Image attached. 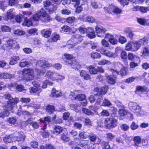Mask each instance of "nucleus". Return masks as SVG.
<instances>
[{"label": "nucleus", "instance_id": "8", "mask_svg": "<svg viewBox=\"0 0 149 149\" xmlns=\"http://www.w3.org/2000/svg\"><path fill=\"white\" fill-rule=\"evenodd\" d=\"M83 40V37L79 34L73 35L70 40L68 42V44L72 47L78 44L81 43Z\"/></svg>", "mask_w": 149, "mask_h": 149}, {"label": "nucleus", "instance_id": "37", "mask_svg": "<svg viewBox=\"0 0 149 149\" xmlns=\"http://www.w3.org/2000/svg\"><path fill=\"white\" fill-rule=\"evenodd\" d=\"M19 59V58L18 56H14L10 58V64L13 65L17 63V61Z\"/></svg>", "mask_w": 149, "mask_h": 149}, {"label": "nucleus", "instance_id": "47", "mask_svg": "<svg viewBox=\"0 0 149 149\" xmlns=\"http://www.w3.org/2000/svg\"><path fill=\"white\" fill-rule=\"evenodd\" d=\"M140 62V61L139 62L132 61L130 62V66L131 68H134L136 67L137 66Z\"/></svg>", "mask_w": 149, "mask_h": 149}, {"label": "nucleus", "instance_id": "29", "mask_svg": "<svg viewBox=\"0 0 149 149\" xmlns=\"http://www.w3.org/2000/svg\"><path fill=\"white\" fill-rule=\"evenodd\" d=\"M142 56L147 57L149 56V45L143 47L142 51Z\"/></svg>", "mask_w": 149, "mask_h": 149}, {"label": "nucleus", "instance_id": "4", "mask_svg": "<svg viewBox=\"0 0 149 149\" xmlns=\"http://www.w3.org/2000/svg\"><path fill=\"white\" fill-rule=\"evenodd\" d=\"M149 40V39L146 37H144L143 39L138 41L131 42L132 44L133 52L137 51L140 49L142 45H146Z\"/></svg>", "mask_w": 149, "mask_h": 149}, {"label": "nucleus", "instance_id": "41", "mask_svg": "<svg viewBox=\"0 0 149 149\" xmlns=\"http://www.w3.org/2000/svg\"><path fill=\"white\" fill-rule=\"evenodd\" d=\"M60 36L59 34L56 33H52L51 36L52 41V42H56L59 39Z\"/></svg>", "mask_w": 149, "mask_h": 149}, {"label": "nucleus", "instance_id": "5", "mask_svg": "<svg viewBox=\"0 0 149 149\" xmlns=\"http://www.w3.org/2000/svg\"><path fill=\"white\" fill-rule=\"evenodd\" d=\"M104 126L107 129L115 127L118 124L117 118L114 117L106 118L104 122Z\"/></svg>", "mask_w": 149, "mask_h": 149}, {"label": "nucleus", "instance_id": "14", "mask_svg": "<svg viewBox=\"0 0 149 149\" xmlns=\"http://www.w3.org/2000/svg\"><path fill=\"white\" fill-rule=\"evenodd\" d=\"M15 77V75L14 74L4 72L0 73V79H10L14 78Z\"/></svg>", "mask_w": 149, "mask_h": 149}, {"label": "nucleus", "instance_id": "53", "mask_svg": "<svg viewBox=\"0 0 149 149\" xmlns=\"http://www.w3.org/2000/svg\"><path fill=\"white\" fill-rule=\"evenodd\" d=\"M17 84L15 83H10L7 86L8 88L11 91H14L16 89Z\"/></svg>", "mask_w": 149, "mask_h": 149}, {"label": "nucleus", "instance_id": "46", "mask_svg": "<svg viewBox=\"0 0 149 149\" xmlns=\"http://www.w3.org/2000/svg\"><path fill=\"white\" fill-rule=\"evenodd\" d=\"M141 139L139 136H137L134 137L133 140L135 145L138 146L141 142Z\"/></svg>", "mask_w": 149, "mask_h": 149}, {"label": "nucleus", "instance_id": "23", "mask_svg": "<svg viewBox=\"0 0 149 149\" xmlns=\"http://www.w3.org/2000/svg\"><path fill=\"white\" fill-rule=\"evenodd\" d=\"M52 32L50 29H45L41 31V33L44 37L48 38L50 36Z\"/></svg>", "mask_w": 149, "mask_h": 149}, {"label": "nucleus", "instance_id": "38", "mask_svg": "<svg viewBox=\"0 0 149 149\" xmlns=\"http://www.w3.org/2000/svg\"><path fill=\"white\" fill-rule=\"evenodd\" d=\"M6 121L11 124L15 125L17 123V119L14 117L8 118L6 120Z\"/></svg>", "mask_w": 149, "mask_h": 149}, {"label": "nucleus", "instance_id": "19", "mask_svg": "<svg viewBox=\"0 0 149 149\" xmlns=\"http://www.w3.org/2000/svg\"><path fill=\"white\" fill-rule=\"evenodd\" d=\"M66 63L67 64H71V67L72 68L75 69H79L81 67V65L76 61L74 60L72 61V60H68L66 61Z\"/></svg>", "mask_w": 149, "mask_h": 149}, {"label": "nucleus", "instance_id": "36", "mask_svg": "<svg viewBox=\"0 0 149 149\" xmlns=\"http://www.w3.org/2000/svg\"><path fill=\"white\" fill-rule=\"evenodd\" d=\"M87 69L89 70V72L91 74H95L97 72V69L92 65L89 66L88 67Z\"/></svg>", "mask_w": 149, "mask_h": 149}, {"label": "nucleus", "instance_id": "56", "mask_svg": "<svg viewBox=\"0 0 149 149\" xmlns=\"http://www.w3.org/2000/svg\"><path fill=\"white\" fill-rule=\"evenodd\" d=\"M111 62L107 60L103 59L99 61L98 63L99 65H104L105 64H110L111 63Z\"/></svg>", "mask_w": 149, "mask_h": 149}, {"label": "nucleus", "instance_id": "12", "mask_svg": "<svg viewBox=\"0 0 149 149\" xmlns=\"http://www.w3.org/2000/svg\"><path fill=\"white\" fill-rule=\"evenodd\" d=\"M95 29L97 36L100 37H103L104 36V33L107 31L105 29L99 25L95 27Z\"/></svg>", "mask_w": 149, "mask_h": 149}, {"label": "nucleus", "instance_id": "33", "mask_svg": "<svg viewBox=\"0 0 149 149\" xmlns=\"http://www.w3.org/2000/svg\"><path fill=\"white\" fill-rule=\"evenodd\" d=\"M51 120V118L50 117L47 116L44 118H41L40 119V121L41 123L45 122V125L43 128V129L45 130L46 128L47 125L46 123H49L50 121Z\"/></svg>", "mask_w": 149, "mask_h": 149}, {"label": "nucleus", "instance_id": "59", "mask_svg": "<svg viewBox=\"0 0 149 149\" xmlns=\"http://www.w3.org/2000/svg\"><path fill=\"white\" fill-rule=\"evenodd\" d=\"M106 135L108 141H112L115 137V136L110 133H107Z\"/></svg>", "mask_w": 149, "mask_h": 149}, {"label": "nucleus", "instance_id": "3", "mask_svg": "<svg viewBox=\"0 0 149 149\" xmlns=\"http://www.w3.org/2000/svg\"><path fill=\"white\" fill-rule=\"evenodd\" d=\"M23 76L22 79L29 80L33 79L36 77V72L32 68L25 69L22 72Z\"/></svg>", "mask_w": 149, "mask_h": 149}, {"label": "nucleus", "instance_id": "15", "mask_svg": "<svg viewBox=\"0 0 149 149\" xmlns=\"http://www.w3.org/2000/svg\"><path fill=\"white\" fill-rule=\"evenodd\" d=\"M96 104L100 105L103 106H111L112 104L108 100L104 99V100L101 99H97Z\"/></svg>", "mask_w": 149, "mask_h": 149}, {"label": "nucleus", "instance_id": "9", "mask_svg": "<svg viewBox=\"0 0 149 149\" xmlns=\"http://www.w3.org/2000/svg\"><path fill=\"white\" fill-rule=\"evenodd\" d=\"M106 12L111 13L112 12L115 14H119L122 12V10L113 3L109 5L108 7L104 8Z\"/></svg>", "mask_w": 149, "mask_h": 149}, {"label": "nucleus", "instance_id": "13", "mask_svg": "<svg viewBox=\"0 0 149 149\" xmlns=\"http://www.w3.org/2000/svg\"><path fill=\"white\" fill-rule=\"evenodd\" d=\"M7 44L9 47L10 49L17 50L19 48V44L15 40L10 39L7 41Z\"/></svg>", "mask_w": 149, "mask_h": 149}, {"label": "nucleus", "instance_id": "44", "mask_svg": "<svg viewBox=\"0 0 149 149\" xmlns=\"http://www.w3.org/2000/svg\"><path fill=\"white\" fill-rule=\"evenodd\" d=\"M125 139L120 136H118L115 138V142L117 144L123 145Z\"/></svg>", "mask_w": 149, "mask_h": 149}, {"label": "nucleus", "instance_id": "7", "mask_svg": "<svg viewBox=\"0 0 149 149\" xmlns=\"http://www.w3.org/2000/svg\"><path fill=\"white\" fill-rule=\"evenodd\" d=\"M40 18V20L43 22H48L52 20L49 14L44 8H42L38 12Z\"/></svg>", "mask_w": 149, "mask_h": 149}, {"label": "nucleus", "instance_id": "55", "mask_svg": "<svg viewBox=\"0 0 149 149\" xmlns=\"http://www.w3.org/2000/svg\"><path fill=\"white\" fill-rule=\"evenodd\" d=\"M35 71L36 72V75H42L45 72V70H40L37 69H35Z\"/></svg>", "mask_w": 149, "mask_h": 149}, {"label": "nucleus", "instance_id": "1", "mask_svg": "<svg viewBox=\"0 0 149 149\" xmlns=\"http://www.w3.org/2000/svg\"><path fill=\"white\" fill-rule=\"evenodd\" d=\"M3 97L8 101L5 105L6 109H4L3 111L0 112V117L2 118L8 116L9 114L10 111L13 112L12 110L13 109L14 106L15 105L19 100L17 97L13 98L9 93L5 94Z\"/></svg>", "mask_w": 149, "mask_h": 149}, {"label": "nucleus", "instance_id": "25", "mask_svg": "<svg viewBox=\"0 0 149 149\" xmlns=\"http://www.w3.org/2000/svg\"><path fill=\"white\" fill-rule=\"evenodd\" d=\"M101 53L109 57H114L113 53L107 50H102L100 51Z\"/></svg>", "mask_w": 149, "mask_h": 149}, {"label": "nucleus", "instance_id": "21", "mask_svg": "<svg viewBox=\"0 0 149 149\" xmlns=\"http://www.w3.org/2000/svg\"><path fill=\"white\" fill-rule=\"evenodd\" d=\"M88 137L91 141L95 144H99L100 143V139L95 135L89 136Z\"/></svg>", "mask_w": 149, "mask_h": 149}, {"label": "nucleus", "instance_id": "28", "mask_svg": "<svg viewBox=\"0 0 149 149\" xmlns=\"http://www.w3.org/2000/svg\"><path fill=\"white\" fill-rule=\"evenodd\" d=\"M19 137V138L17 136H14V135H13V137H12L13 142L16 141H23L25 138V136L23 132L21 133Z\"/></svg>", "mask_w": 149, "mask_h": 149}, {"label": "nucleus", "instance_id": "6", "mask_svg": "<svg viewBox=\"0 0 149 149\" xmlns=\"http://www.w3.org/2000/svg\"><path fill=\"white\" fill-rule=\"evenodd\" d=\"M41 82L38 80L34 81L32 82V84L34 86L33 87L29 88V92L32 94L35 93L38 95L41 92L42 89L40 84Z\"/></svg>", "mask_w": 149, "mask_h": 149}, {"label": "nucleus", "instance_id": "54", "mask_svg": "<svg viewBox=\"0 0 149 149\" xmlns=\"http://www.w3.org/2000/svg\"><path fill=\"white\" fill-rule=\"evenodd\" d=\"M54 107L52 105H49L48 106L47 108L46 111L49 113H51L54 111Z\"/></svg>", "mask_w": 149, "mask_h": 149}, {"label": "nucleus", "instance_id": "22", "mask_svg": "<svg viewBox=\"0 0 149 149\" xmlns=\"http://www.w3.org/2000/svg\"><path fill=\"white\" fill-rule=\"evenodd\" d=\"M39 65L43 68H48L50 67L52 65L51 64L49 63L45 60L43 59L38 62Z\"/></svg>", "mask_w": 149, "mask_h": 149}, {"label": "nucleus", "instance_id": "27", "mask_svg": "<svg viewBox=\"0 0 149 149\" xmlns=\"http://www.w3.org/2000/svg\"><path fill=\"white\" fill-rule=\"evenodd\" d=\"M124 32L127 34V36L131 39H132L134 34L131 29L129 28H126L124 30Z\"/></svg>", "mask_w": 149, "mask_h": 149}, {"label": "nucleus", "instance_id": "64", "mask_svg": "<svg viewBox=\"0 0 149 149\" xmlns=\"http://www.w3.org/2000/svg\"><path fill=\"white\" fill-rule=\"evenodd\" d=\"M122 49L120 47H117L115 49V51L114 53H113L114 55V57H116L118 54L121 53Z\"/></svg>", "mask_w": 149, "mask_h": 149}, {"label": "nucleus", "instance_id": "49", "mask_svg": "<svg viewBox=\"0 0 149 149\" xmlns=\"http://www.w3.org/2000/svg\"><path fill=\"white\" fill-rule=\"evenodd\" d=\"M79 136L80 138L83 139H86L89 136L87 133L82 132H79Z\"/></svg>", "mask_w": 149, "mask_h": 149}, {"label": "nucleus", "instance_id": "31", "mask_svg": "<svg viewBox=\"0 0 149 149\" xmlns=\"http://www.w3.org/2000/svg\"><path fill=\"white\" fill-rule=\"evenodd\" d=\"M33 120V118H29L26 121V123L28 124H31L32 126L34 129H37L38 128L39 125L36 122H33L31 123V122Z\"/></svg>", "mask_w": 149, "mask_h": 149}, {"label": "nucleus", "instance_id": "58", "mask_svg": "<svg viewBox=\"0 0 149 149\" xmlns=\"http://www.w3.org/2000/svg\"><path fill=\"white\" fill-rule=\"evenodd\" d=\"M101 145L102 149H109L110 147L108 143L106 141L102 142Z\"/></svg>", "mask_w": 149, "mask_h": 149}, {"label": "nucleus", "instance_id": "20", "mask_svg": "<svg viewBox=\"0 0 149 149\" xmlns=\"http://www.w3.org/2000/svg\"><path fill=\"white\" fill-rule=\"evenodd\" d=\"M127 58L129 60L133 61L139 62L140 59L139 57L133 54L132 53H129L127 55Z\"/></svg>", "mask_w": 149, "mask_h": 149}, {"label": "nucleus", "instance_id": "57", "mask_svg": "<svg viewBox=\"0 0 149 149\" xmlns=\"http://www.w3.org/2000/svg\"><path fill=\"white\" fill-rule=\"evenodd\" d=\"M8 5V3L7 1H3L0 2V8L2 10L5 9V7H6Z\"/></svg>", "mask_w": 149, "mask_h": 149}, {"label": "nucleus", "instance_id": "50", "mask_svg": "<svg viewBox=\"0 0 149 149\" xmlns=\"http://www.w3.org/2000/svg\"><path fill=\"white\" fill-rule=\"evenodd\" d=\"M125 49L128 51H131L133 52V47L131 42L127 44L125 46Z\"/></svg>", "mask_w": 149, "mask_h": 149}, {"label": "nucleus", "instance_id": "11", "mask_svg": "<svg viewBox=\"0 0 149 149\" xmlns=\"http://www.w3.org/2000/svg\"><path fill=\"white\" fill-rule=\"evenodd\" d=\"M79 93V91H75L71 92V95L76 100L83 101L86 99V96L83 94H78Z\"/></svg>", "mask_w": 149, "mask_h": 149}, {"label": "nucleus", "instance_id": "26", "mask_svg": "<svg viewBox=\"0 0 149 149\" xmlns=\"http://www.w3.org/2000/svg\"><path fill=\"white\" fill-rule=\"evenodd\" d=\"M62 95L61 91L58 90H56L54 88L52 90V92L51 96L54 97H58L61 96Z\"/></svg>", "mask_w": 149, "mask_h": 149}, {"label": "nucleus", "instance_id": "42", "mask_svg": "<svg viewBox=\"0 0 149 149\" xmlns=\"http://www.w3.org/2000/svg\"><path fill=\"white\" fill-rule=\"evenodd\" d=\"M14 17V14L13 11L11 10H10L6 13V17L5 19L8 20V19L13 18Z\"/></svg>", "mask_w": 149, "mask_h": 149}, {"label": "nucleus", "instance_id": "45", "mask_svg": "<svg viewBox=\"0 0 149 149\" xmlns=\"http://www.w3.org/2000/svg\"><path fill=\"white\" fill-rule=\"evenodd\" d=\"M31 18L30 19H28L26 17L25 19V20L24 23H23V25H26L28 26H29L32 25V22L31 20Z\"/></svg>", "mask_w": 149, "mask_h": 149}, {"label": "nucleus", "instance_id": "52", "mask_svg": "<svg viewBox=\"0 0 149 149\" xmlns=\"http://www.w3.org/2000/svg\"><path fill=\"white\" fill-rule=\"evenodd\" d=\"M40 149H54V147L50 144H46L45 146L42 145L40 146Z\"/></svg>", "mask_w": 149, "mask_h": 149}, {"label": "nucleus", "instance_id": "62", "mask_svg": "<svg viewBox=\"0 0 149 149\" xmlns=\"http://www.w3.org/2000/svg\"><path fill=\"white\" fill-rule=\"evenodd\" d=\"M16 89L19 91L20 92H25V89L24 86L21 85H18L17 84V86L16 87Z\"/></svg>", "mask_w": 149, "mask_h": 149}, {"label": "nucleus", "instance_id": "16", "mask_svg": "<svg viewBox=\"0 0 149 149\" xmlns=\"http://www.w3.org/2000/svg\"><path fill=\"white\" fill-rule=\"evenodd\" d=\"M104 38L109 39V42L112 45H115L117 43V40L116 38L110 34H107L105 36Z\"/></svg>", "mask_w": 149, "mask_h": 149}, {"label": "nucleus", "instance_id": "60", "mask_svg": "<svg viewBox=\"0 0 149 149\" xmlns=\"http://www.w3.org/2000/svg\"><path fill=\"white\" fill-rule=\"evenodd\" d=\"M53 83L52 82L49 81L48 80H46L43 82L42 88H45L47 87V85H52Z\"/></svg>", "mask_w": 149, "mask_h": 149}, {"label": "nucleus", "instance_id": "34", "mask_svg": "<svg viewBox=\"0 0 149 149\" xmlns=\"http://www.w3.org/2000/svg\"><path fill=\"white\" fill-rule=\"evenodd\" d=\"M113 77L112 75L108 76L107 78L108 80V82L111 84H114L116 83L115 79L116 77L114 75Z\"/></svg>", "mask_w": 149, "mask_h": 149}, {"label": "nucleus", "instance_id": "40", "mask_svg": "<svg viewBox=\"0 0 149 149\" xmlns=\"http://www.w3.org/2000/svg\"><path fill=\"white\" fill-rule=\"evenodd\" d=\"M13 135H6L3 139V141L5 143H10L13 142L12 137Z\"/></svg>", "mask_w": 149, "mask_h": 149}, {"label": "nucleus", "instance_id": "18", "mask_svg": "<svg viewBox=\"0 0 149 149\" xmlns=\"http://www.w3.org/2000/svg\"><path fill=\"white\" fill-rule=\"evenodd\" d=\"M36 62V60L34 58H32L27 59V61H23L19 63V65L21 67H25L27 65H29L30 64H33Z\"/></svg>", "mask_w": 149, "mask_h": 149}, {"label": "nucleus", "instance_id": "63", "mask_svg": "<svg viewBox=\"0 0 149 149\" xmlns=\"http://www.w3.org/2000/svg\"><path fill=\"white\" fill-rule=\"evenodd\" d=\"M91 57L93 58H99L101 57V55L97 52H93L91 54Z\"/></svg>", "mask_w": 149, "mask_h": 149}, {"label": "nucleus", "instance_id": "51", "mask_svg": "<svg viewBox=\"0 0 149 149\" xmlns=\"http://www.w3.org/2000/svg\"><path fill=\"white\" fill-rule=\"evenodd\" d=\"M82 111L84 113L88 115H92L94 114L93 112L88 109L83 108L82 109Z\"/></svg>", "mask_w": 149, "mask_h": 149}, {"label": "nucleus", "instance_id": "32", "mask_svg": "<svg viewBox=\"0 0 149 149\" xmlns=\"http://www.w3.org/2000/svg\"><path fill=\"white\" fill-rule=\"evenodd\" d=\"M70 113L69 112H65L63 115V119L65 120H67L69 121H70L73 119L72 116H70Z\"/></svg>", "mask_w": 149, "mask_h": 149}, {"label": "nucleus", "instance_id": "35", "mask_svg": "<svg viewBox=\"0 0 149 149\" xmlns=\"http://www.w3.org/2000/svg\"><path fill=\"white\" fill-rule=\"evenodd\" d=\"M54 133L58 134L61 133L63 130V128L59 126H55L54 127Z\"/></svg>", "mask_w": 149, "mask_h": 149}, {"label": "nucleus", "instance_id": "30", "mask_svg": "<svg viewBox=\"0 0 149 149\" xmlns=\"http://www.w3.org/2000/svg\"><path fill=\"white\" fill-rule=\"evenodd\" d=\"M118 66L121 68V70L120 71V73L121 75V76L125 75L127 72V68L125 67H123L122 65L120 63L118 64Z\"/></svg>", "mask_w": 149, "mask_h": 149}, {"label": "nucleus", "instance_id": "48", "mask_svg": "<svg viewBox=\"0 0 149 149\" xmlns=\"http://www.w3.org/2000/svg\"><path fill=\"white\" fill-rule=\"evenodd\" d=\"M136 90L137 91H141V92H146L147 91V88L145 86H138L136 87Z\"/></svg>", "mask_w": 149, "mask_h": 149}, {"label": "nucleus", "instance_id": "39", "mask_svg": "<svg viewBox=\"0 0 149 149\" xmlns=\"http://www.w3.org/2000/svg\"><path fill=\"white\" fill-rule=\"evenodd\" d=\"M89 141L80 140L79 142L77 143V144L81 147H85L86 148L88 143H89Z\"/></svg>", "mask_w": 149, "mask_h": 149}, {"label": "nucleus", "instance_id": "2", "mask_svg": "<svg viewBox=\"0 0 149 149\" xmlns=\"http://www.w3.org/2000/svg\"><path fill=\"white\" fill-rule=\"evenodd\" d=\"M108 89V87L107 85H105L104 87H97L95 89V91L97 93L95 94L94 96L93 95L90 96L89 97V100L91 103H93L96 97H98V99H100L102 97V95L106 93Z\"/></svg>", "mask_w": 149, "mask_h": 149}, {"label": "nucleus", "instance_id": "61", "mask_svg": "<svg viewBox=\"0 0 149 149\" xmlns=\"http://www.w3.org/2000/svg\"><path fill=\"white\" fill-rule=\"evenodd\" d=\"M31 19L34 21H38L39 19L40 20V18L38 12L36 13L33 14L31 16Z\"/></svg>", "mask_w": 149, "mask_h": 149}, {"label": "nucleus", "instance_id": "24", "mask_svg": "<svg viewBox=\"0 0 149 149\" xmlns=\"http://www.w3.org/2000/svg\"><path fill=\"white\" fill-rule=\"evenodd\" d=\"M80 75L86 80H89L91 78L89 75L88 74L86 71L84 70H82L80 71Z\"/></svg>", "mask_w": 149, "mask_h": 149}, {"label": "nucleus", "instance_id": "10", "mask_svg": "<svg viewBox=\"0 0 149 149\" xmlns=\"http://www.w3.org/2000/svg\"><path fill=\"white\" fill-rule=\"evenodd\" d=\"M129 107L132 111L137 110L138 115L141 116L142 114L143 111L141 110V107L136 103L133 102H130L129 103Z\"/></svg>", "mask_w": 149, "mask_h": 149}, {"label": "nucleus", "instance_id": "43", "mask_svg": "<svg viewBox=\"0 0 149 149\" xmlns=\"http://www.w3.org/2000/svg\"><path fill=\"white\" fill-rule=\"evenodd\" d=\"M13 33L15 34L18 36L24 35L25 34V32L24 31L20 29L14 30Z\"/></svg>", "mask_w": 149, "mask_h": 149}, {"label": "nucleus", "instance_id": "17", "mask_svg": "<svg viewBox=\"0 0 149 149\" xmlns=\"http://www.w3.org/2000/svg\"><path fill=\"white\" fill-rule=\"evenodd\" d=\"M58 76V73L51 71L47 72L46 75V77L52 80H56Z\"/></svg>", "mask_w": 149, "mask_h": 149}]
</instances>
